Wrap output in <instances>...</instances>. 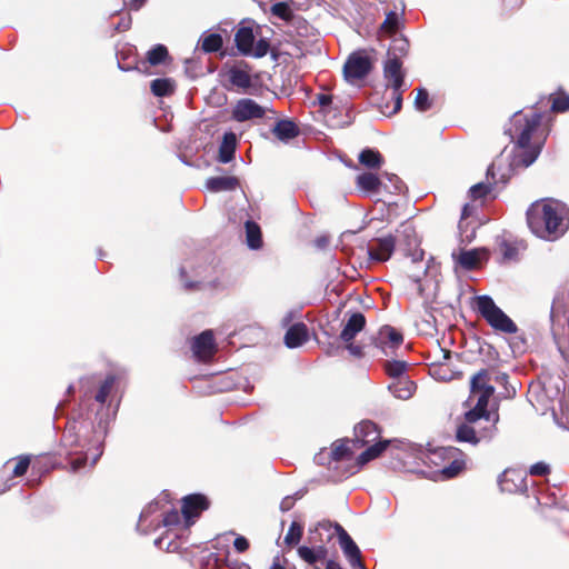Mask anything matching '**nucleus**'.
Listing matches in <instances>:
<instances>
[{"label":"nucleus","mask_w":569,"mask_h":569,"mask_svg":"<svg viewBox=\"0 0 569 569\" xmlns=\"http://www.w3.org/2000/svg\"><path fill=\"white\" fill-rule=\"evenodd\" d=\"M541 120L542 114L536 111L531 113L517 111L512 114L506 133L521 149V152L515 157L517 166L527 168L538 158L546 140L543 132H540Z\"/></svg>","instance_id":"f257e3e1"},{"label":"nucleus","mask_w":569,"mask_h":569,"mask_svg":"<svg viewBox=\"0 0 569 569\" xmlns=\"http://www.w3.org/2000/svg\"><path fill=\"white\" fill-rule=\"evenodd\" d=\"M527 223L537 237L547 240L557 239L568 228L566 208L561 202L552 199L536 201L527 210Z\"/></svg>","instance_id":"f03ea898"},{"label":"nucleus","mask_w":569,"mask_h":569,"mask_svg":"<svg viewBox=\"0 0 569 569\" xmlns=\"http://www.w3.org/2000/svg\"><path fill=\"white\" fill-rule=\"evenodd\" d=\"M333 537V522L330 520H322L318 522L315 529L309 530L308 537L309 542L315 546L298 547V556L313 569H323L322 565L328 557V548L326 545L330 542Z\"/></svg>","instance_id":"7ed1b4c3"},{"label":"nucleus","mask_w":569,"mask_h":569,"mask_svg":"<svg viewBox=\"0 0 569 569\" xmlns=\"http://www.w3.org/2000/svg\"><path fill=\"white\" fill-rule=\"evenodd\" d=\"M476 309L495 330L509 335L518 331L517 325L496 305L491 297H477Z\"/></svg>","instance_id":"20e7f679"},{"label":"nucleus","mask_w":569,"mask_h":569,"mask_svg":"<svg viewBox=\"0 0 569 569\" xmlns=\"http://www.w3.org/2000/svg\"><path fill=\"white\" fill-rule=\"evenodd\" d=\"M493 372V368H483L470 378V393L479 395L476 406L471 409V416L487 411L489 400L495 393V387L490 383Z\"/></svg>","instance_id":"39448f33"},{"label":"nucleus","mask_w":569,"mask_h":569,"mask_svg":"<svg viewBox=\"0 0 569 569\" xmlns=\"http://www.w3.org/2000/svg\"><path fill=\"white\" fill-rule=\"evenodd\" d=\"M383 76L390 83V97L393 100V109L389 114L397 113L402 106V93L405 84V74L402 72V61L397 57L388 58L383 67Z\"/></svg>","instance_id":"423d86ee"},{"label":"nucleus","mask_w":569,"mask_h":569,"mask_svg":"<svg viewBox=\"0 0 569 569\" xmlns=\"http://www.w3.org/2000/svg\"><path fill=\"white\" fill-rule=\"evenodd\" d=\"M114 382V376H108L100 383H97L92 378L86 379L81 386V403L89 408L91 406V401L94 400L100 406H103L113 389Z\"/></svg>","instance_id":"0eeeda50"},{"label":"nucleus","mask_w":569,"mask_h":569,"mask_svg":"<svg viewBox=\"0 0 569 569\" xmlns=\"http://www.w3.org/2000/svg\"><path fill=\"white\" fill-rule=\"evenodd\" d=\"M210 500L203 493H190L181 499L183 528L189 529L196 523L201 513L210 508Z\"/></svg>","instance_id":"6e6552de"},{"label":"nucleus","mask_w":569,"mask_h":569,"mask_svg":"<svg viewBox=\"0 0 569 569\" xmlns=\"http://www.w3.org/2000/svg\"><path fill=\"white\" fill-rule=\"evenodd\" d=\"M435 455L448 460V465L439 470L441 480L453 479L466 470V455L460 449L455 447L441 448Z\"/></svg>","instance_id":"1a4fd4ad"},{"label":"nucleus","mask_w":569,"mask_h":569,"mask_svg":"<svg viewBox=\"0 0 569 569\" xmlns=\"http://www.w3.org/2000/svg\"><path fill=\"white\" fill-rule=\"evenodd\" d=\"M372 69L371 58L365 50L352 52L343 66L345 78L353 82L355 80L365 79Z\"/></svg>","instance_id":"9d476101"},{"label":"nucleus","mask_w":569,"mask_h":569,"mask_svg":"<svg viewBox=\"0 0 569 569\" xmlns=\"http://www.w3.org/2000/svg\"><path fill=\"white\" fill-rule=\"evenodd\" d=\"M335 536H338L339 546L352 569H367L362 560L361 551L350 535L338 522L333 523Z\"/></svg>","instance_id":"9b49d317"},{"label":"nucleus","mask_w":569,"mask_h":569,"mask_svg":"<svg viewBox=\"0 0 569 569\" xmlns=\"http://www.w3.org/2000/svg\"><path fill=\"white\" fill-rule=\"evenodd\" d=\"M498 485L502 492L525 493L528 490L527 471L519 468H507L499 476Z\"/></svg>","instance_id":"f8f14e48"},{"label":"nucleus","mask_w":569,"mask_h":569,"mask_svg":"<svg viewBox=\"0 0 569 569\" xmlns=\"http://www.w3.org/2000/svg\"><path fill=\"white\" fill-rule=\"evenodd\" d=\"M399 250L412 262H421L425 257V251L420 248V240L413 227H405L400 232L398 240Z\"/></svg>","instance_id":"ddd939ff"},{"label":"nucleus","mask_w":569,"mask_h":569,"mask_svg":"<svg viewBox=\"0 0 569 569\" xmlns=\"http://www.w3.org/2000/svg\"><path fill=\"white\" fill-rule=\"evenodd\" d=\"M264 108L249 98L239 99L232 108L231 119L237 122H244L252 119H260L264 116Z\"/></svg>","instance_id":"4468645a"},{"label":"nucleus","mask_w":569,"mask_h":569,"mask_svg":"<svg viewBox=\"0 0 569 569\" xmlns=\"http://www.w3.org/2000/svg\"><path fill=\"white\" fill-rule=\"evenodd\" d=\"M403 342V336L391 326H383L379 329L375 338V346L379 348L385 356H389L398 349Z\"/></svg>","instance_id":"2eb2a0df"},{"label":"nucleus","mask_w":569,"mask_h":569,"mask_svg":"<svg viewBox=\"0 0 569 569\" xmlns=\"http://www.w3.org/2000/svg\"><path fill=\"white\" fill-rule=\"evenodd\" d=\"M471 409L465 413V421L456 429V439L459 442H467L472 446L479 445L481 441L476 435L475 423L479 422V418H483L487 411H479L477 416H471Z\"/></svg>","instance_id":"dca6fc26"},{"label":"nucleus","mask_w":569,"mask_h":569,"mask_svg":"<svg viewBox=\"0 0 569 569\" xmlns=\"http://www.w3.org/2000/svg\"><path fill=\"white\" fill-rule=\"evenodd\" d=\"M250 71L251 67L247 62L240 61L228 69V81L232 87L247 92L252 87Z\"/></svg>","instance_id":"f3484780"},{"label":"nucleus","mask_w":569,"mask_h":569,"mask_svg":"<svg viewBox=\"0 0 569 569\" xmlns=\"http://www.w3.org/2000/svg\"><path fill=\"white\" fill-rule=\"evenodd\" d=\"M396 242V238L391 234L371 241L368 247V254L370 259L378 262L389 260L395 251Z\"/></svg>","instance_id":"a211bd4d"},{"label":"nucleus","mask_w":569,"mask_h":569,"mask_svg":"<svg viewBox=\"0 0 569 569\" xmlns=\"http://www.w3.org/2000/svg\"><path fill=\"white\" fill-rule=\"evenodd\" d=\"M192 350L200 359H207L213 356L216 351L213 333L210 330L201 332L193 339Z\"/></svg>","instance_id":"6ab92c4d"},{"label":"nucleus","mask_w":569,"mask_h":569,"mask_svg":"<svg viewBox=\"0 0 569 569\" xmlns=\"http://www.w3.org/2000/svg\"><path fill=\"white\" fill-rule=\"evenodd\" d=\"M366 323V317L362 312L357 311L351 313L346 325L343 326L339 338L343 342L353 341L356 336L365 329Z\"/></svg>","instance_id":"aec40b11"},{"label":"nucleus","mask_w":569,"mask_h":569,"mask_svg":"<svg viewBox=\"0 0 569 569\" xmlns=\"http://www.w3.org/2000/svg\"><path fill=\"white\" fill-rule=\"evenodd\" d=\"M499 420V416L495 417L487 410V413L483 415V418H479V422L475 423V431L481 442L490 441L495 438L498 429L497 422Z\"/></svg>","instance_id":"412c9836"},{"label":"nucleus","mask_w":569,"mask_h":569,"mask_svg":"<svg viewBox=\"0 0 569 569\" xmlns=\"http://www.w3.org/2000/svg\"><path fill=\"white\" fill-rule=\"evenodd\" d=\"M309 339V330L306 323L297 322L292 325L284 335V345L288 348H298Z\"/></svg>","instance_id":"4be33fe9"},{"label":"nucleus","mask_w":569,"mask_h":569,"mask_svg":"<svg viewBox=\"0 0 569 569\" xmlns=\"http://www.w3.org/2000/svg\"><path fill=\"white\" fill-rule=\"evenodd\" d=\"M272 134L280 141L287 142L300 134L299 127L289 119H281L271 129Z\"/></svg>","instance_id":"5701e85b"},{"label":"nucleus","mask_w":569,"mask_h":569,"mask_svg":"<svg viewBox=\"0 0 569 569\" xmlns=\"http://www.w3.org/2000/svg\"><path fill=\"white\" fill-rule=\"evenodd\" d=\"M238 51L243 56H250L254 43L253 30L250 27H240L234 34Z\"/></svg>","instance_id":"b1692460"},{"label":"nucleus","mask_w":569,"mask_h":569,"mask_svg":"<svg viewBox=\"0 0 569 569\" xmlns=\"http://www.w3.org/2000/svg\"><path fill=\"white\" fill-rule=\"evenodd\" d=\"M416 383L411 381L408 377L393 380L389 385V390L391 393L401 400H407L412 397L416 391Z\"/></svg>","instance_id":"393cba45"},{"label":"nucleus","mask_w":569,"mask_h":569,"mask_svg":"<svg viewBox=\"0 0 569 569\" xmlns=\"http://www.w3.org/2000/svg\"><path fill=\"white\" fill-rule=\"evenodd\" d=\"M487 180L488 182H479L470 188L469 193L473 200L485 198L491 191L492 184L497 183L495 163L487 169Z\"/></svg>","instance_id":"a878e982"},{"label":"nucleus","mask_w":569,"mask_h":569,"mask_svg":"<svg viewBox=\"0 0 569 569\" xmlns=\"http://www.w3.org/2000/svg\"><path fill=\"white\" fill-rule=\"evenodd\" d=\"M144 61L150 66L169 64L172 61L169 50L164 44H156L147 51Z\"/></svg>","instance_id":"bb28decb"},{"label":"nucleus","mask_w":569,"mask_h":569,"mask_svg":"<svg viewBox=\"0 0 569 569\" xmlns=\"http://www.w3.org/2000/svg\"><path fill=\"white\" fill-rule=\"evenodd\" d=\"M207 188L212 192L234 190L239 186V180L236 177H211L206 182Z\"/></svg>","instance_id":"cd10ccee"},{"label":"nucleus","mask_w":569,"mask_h":569,"mask_svg":"<svg viewBox=\"0 0 569 569\" xmlns=\"http://www.w3.org/2000/svg\"><path fill=\"white\" fill-rule=\"evenodd\" d=\"M356 440L362 446L375 441L378 437V427L372 421H362L355 429Z\"/></svg>","instance_id":"c85d7f7f"},{"label":"nucleus","mask_w":569,"mask_h":569,"mask_svg":"<svg viewBox=\"0 0 569 569\" xmlns=\"http://www.w3.org/2000/svg\"><path fill=\"white\" fill-rule=\"evenodd\" d=\"M118 66L120 69L129 71L138 69L139 58L136 50L127 44L118 52Z\"/></svg>","instance_id":"c756f323"},{"label":"nucleus","mask_w":569,"mask_h":569,"mask_svg":"<svg viewBox=\"0 0 569 569\" xmlns=\"http://www.w3.org/2000/svg\"><path fill=\"white\" fill-rule=\"evenodd\" d=\"M356 184L359 189L368 193H378L382 187L379 177L372 172H363L356 178Z\"/></svg>","instance_id":"7c9ffc66"},{"label":"nucleus","mask_w":569,"mask_h":569,"mask_svg":"<svg viewBox=\"0 0 569 569\" xmlns=\"http://www.w3.org/2000/svg\"><path fill=\"white\" fill-rule=\"evenodd\" d=\"M237 137L233 132H226L219 147V161L222 163L230 162L236 152Z\"/></svg>","instance_id":"2f4dec72"},{"label":"nucleus","mask_w":569,"mask_h":569,"mask_svg":"<svg viewBox=\"0 0 569 569\" xmlns=\"http://www.w3.org/2000/svg\"><path fill=\"white\" fill-rule=\"evenodd\" d=\"M177 83L171 78H157L151 81L150 90L156 97H169L176 91Z\"/></svg>","instance_id":"473e14b6"},{"label":"nucleus","mask_w":569,"mask_h":569,"mask_svg":"<svg viewBox=\"0 0 569 569\" xmlns=\"http://www.w3.org/2000/svg\"><path fill=\"white\" fill-rule=\"evenodd\" d=\"M358 160L368 169H380L385 162L382 154L378 150L371 148L363 149L360 152Z\"/></svg>","instance_id":"72a5a7b5"},{"label":"nucleus","mask_w":569,"mask_h":569,"mask_svg":"<svg viewBox=\"0 0 569 569\" xmlns=\"http://www.w3.org/2000/svg\"><path fill=\"white\" fill-rule=\"evenodd\" d=\"M390 441L383 440L378 441L375 445L368 447L365 451H362L359 457L357 458V463L359 466H363L371 461L372 459H376L379 457L389 446Z\"/></svg>","instance_id":"f704fd0d"},{"label":"nucleus","mask_w":569,"mask_h":569,"mask_svg":"<svg viewBox=\"0 0 569 569\" xmlns=\"http://www.w3.org/2000/svg\"><path fill=\"white\" fill-rule=\"evenodd\" d=\"M247 244L251 249H259L262 246V234L259 224L254 221L246 222Z\"/></svg>","instance_id":"c9c22d12"},{"label":"nucleus","mask_w":569,"mask_h":569,"mask_svg":"<svg viewBox=\"0 0 569 569\" xmlns=\"http://www.w3.org/2000/svg\"><path fill=\"white\" fill-rule=\"evenodd\" d=\"M400 29L399 14L396 11H389L386 14L383 22L379 27V32L392 37Z\"/></svg>","instance_id":"e433bc0d"},{"label":"nucleus","mask_w":569,"mask_h":569,"mask_svg":"<svg viewBox=\"0 0 569 569\" xmlns=\"http://www.w3.org/2000/svg\"><path fill=\"white\" fill-rule=\"evenodd\" d=\"M409 47V41L405 37H395L388 49V58L397 57L401 60L402 57L407 56Z\"/></svg>","instance_id":"4c0bfd02"},{"label":"nucleus","mask_w":569,"mask_h":569,"mask_svg":"<svg viewBox=\"0 0 569 569\" xmlns=\"http://www.w3.org/2000/svg\"><path fill=\"white\" fill-rule=\"evenodd\" d=\"M408 363L402 360H391L385 361L383 369L385 372L392 378L393 380L405 378V372L407 370Z\"/></svg>","instance_id":"58836bf2"},{"label":"nucleus","mask_w":569,"mask_h":569,"mask_svg":"<svg viewBox=\"0 0 569 569\" xmlns=\"http://www.w3.org/2000/svg\"><path fill=\"white\" fill-rule=\"evenodd\" d=\"M551 111L559 113L569 111V93L563 90H559L556 93L550 94Z\"/></svg>","instance_id":"ea45409f"},{"label":"nucleus","mask_w":569,"mask_h":569,"mask_svg":"<svg viewBox=\"0 0 569 569\" xmlns=\"http://www.w3.org/2000/svg\"><path fill=\"white\" fill-rule=\"evenodd\" d=\"M223 46V39L219 33H210L201 39V50L204 53L218 52Z\"/></svg>","instance_id":"a19ab883"},{"label":"nucleus","mask_w":569,"mask_h":569,"mask_svg":"<svg viewBox=\"0 0 569 569\" xmlns=\"http://www.w3.org/2000/svg\"><path fill=\"white\" fill-rule=\"evenodd\" d=\"M162 523L167 528H176L181 523L183 525L181 512L172 503L162 511Z\"/></svg>","instance_id":"79ce46f5"},{"label":"nucleus","mask_w":569,"mask_h":569,"mask_svg":"<svg viewBox=\"0 0 569 569\" xmlns=\"http://www.w3.org/2000/svg\"><path fill=\"white\" fill-rule=\"evenodd\" d=\"M303 535V526L298 521H292L286 536H284V543L289 547H296L300 542Z\"/></svg>","instance_id":"37998d69"},{"label":"nucleus","mask_w":569,"mask_h":569,"mask_svg":"<svg viewBox=\"0 0 569 569\" xmlns=\"http://www.w3.org/2000/svg\"><path fill=\"white\" fill-rule=\"evenodd\" d=\"M499 251L506 261H515L519 254V243L503 239L499 242Z\"/></svg>","instance_id":"c03bdc74"},{"label":"nucleus","mask_w":569,"mask_h":569,"mask_svg":"<svg viewBox=\"0 0 569 569\" xmlns=\"http://www.w3.org/2000/svg\"><path fill=\"white\" fill-rule=\"evenodd\" d=\"M171 505V495L169 491H162L153 501L147 506V512L153 513L157 511H163L168 506Z\"/></svg>","instance_id":"a18cd8bd"},{"label":"nucleus","mask_w":569,"mask_h":569,"mask_svg":"<svg viewBox=\"0 0 569 569\" xmlns=\"http://www.w3.org/2000/svg\"><path fill=\"white\" fill-rule=\"evenodd\" d=\"M458 262L466 270H473L479 264V254L477 250L461 251L458 258Z\"/></svg>","instance_id":"49530a36"},{"label":"nucleus","mask_w":569,"mask_h":569,"mask_svg":"<svg viewBox=\"0 0 569 569\" xmlns=\"http://www.w3.org/2000/svg\"><path fill=\"white\" fill-rule=\"evenodd\" d=\"M415 107L420 112H426L431 109L432 101L430 100L429 93L425 88L417 89Z\"/></svg>","instance_id":"de8ad7c7"},{"label":"nucleus","mask_w":569,"mask_h":569,"mask_svg":"<svg viewBox=\"0 0 569 569\" xmlns=\"http://www.w3.org/2000/svg\"><path fill=\"white\" fill-rule=\"evenodd\" d=\"M104 437H106V431L104 430H93V439H92V442H93V456H92V465H96L97 461L99 460V458L102 456L103 453V440H104Z\"/></svg>","instance_id":"09e8293b"},{"label":"nucleus","mask_w":569,"mask_h":569,"mask_svg":"<svg viewBox=\"0 0 569 569\" xmlns=\"http://www.w3.org/2000/svg\"><path fill=\"white\" fill-rule=\"evenodd\" d=\"M271 12L276 17L284 20L290 21L293 18V12L286 2H277L271 7Z\"/></svg>","instance_id":"8fccbe9b"},{"label":"nucleus","mask_w":569,"mask_h":569,"mask_svg":"<svg viewBox=\"0 0 569 569\" xmlns=\"http://www.w3.org/2000/svg\"><path fill=\"white\" fill-rule=\"evenodd\" d=\"M352 455L350 448L345 442L333 443L331 449V458L335 461H340L350 458Z\"/></svg>","instance_id":"3c124183"},{"label":"nucleus","mask_w":569,"mask_h":569,"mask_svg":"<svg viewBox=\"0 0 569 569\" xmlns=\"http://www.w3.org/2000/svg\"><path fill=\"white\" fill-rule=\"evenodd\" d=\"M31 463V459L29 456H19L16 459V465L12 470L13 477H22L28 471V468Z\"/></svg>","instance_id":"603ef678"},{"label":"nucleus","mask_w":569,"mask_h":569,"mask_svg":"<svg viewBox=\"0 0 569 569\" xmlns=\"http://www.w3.org/2000/svg\"><path fill=\"white\" fill-rule=\"evenodd\" d=\"M269 49V41L264 38L259 39L256 46L252 44V52L250 56H253L254 58H262L268 53Z\"/></svg>","instance_id":"864d4df0"},{"label":"nucleus","mask_w":569,"mask_h":569,"mask_svg":"<svg viewBox=\"0 0 569 569\" xmlns=\"http://www.w3.org/2000/svg\"><path fill=\"white\" fill-rule=\"evenodd\" d=\"M551 472L550 466L543 461L533 463L527 473L537 477H545Z\"/></svg>","instance_id":"5fc2aeb1"},{"label":"nucleus","mask_w":569,"mask_h":569,"mask_svg":"<svg viewBox=\"0 0 569 569\" xmlns=\"http://www.w3.org/2000/svg\"><path fill=\"white\" fill-rule=\"evenodd\" d=\"M432 375L439 380H451L453 379V373L449 372V368L446 363H441L432 368Z\"/></svg>","instance_id":"6e6d98bb"},{"label":"nucleus","mask_w":569,"mask_h":569,"mask_svg":"<svg viewBox=\"0 0 569 569\" xmlns=\"http://www.w3.org/2000/svg\"><path fill=\"white\" fill-rule=\"evenodd\" d=\"M91 450V448H88L87 451L83 453L81 452V456L77 457L76 459H72L70 461V466H71V470L73 472L80 470L81 468H83L87 463V460H88V452Z\"/></svg>","instance_id":"4d7b16f0"},{"label":"nucleus","mask_w":569,"mask_h":569,"mask_svg":"<svg viewBox=\"0 0 569 569\" xmlns=\"http://www.w3.org/2000/svg\"><path fill=\"white\" fill-rule=\"evenodd\" d=\"M233 547L240 553L246 552L249 549V541L246 537L238 536L233 541Z\"/></svg>","instance_id":"13d9d810"},{"label":"nucleus","mask_w":569,"mask_h":569,"mask_svg":"<svg viewBox=\"0 0 569 569\" xmlns=\"http://www.w3.org/2000/svg\"><path fill=\"white\" fill-rule=\"evenodd\" d=\"M346 343V349L352 355L355 356L356 358H361L363 357V349L361 346L359 345H355L352 341H349V342H345Z\"/></svg>","instance_id":"bf43d9fd"},{"label":"nucleus","mask_w":569,"mask_h":569,"mask_svg":"<svg viewBox=\"0 0 569 569\" xmlns=\"http://www.w3.org/2000/svg\"><path fill=\"white\" fill-rule=\"evenodd\" d=\"M77 442V438L71 432H64L62 436V445L66 448H72V446Z\"/></svg>","instance_id":"052dcab7"},{"label":"nucleus","mask_w":569,"mask_h":569,"mask_svg":"<svg viewBox=\"0 0 569 569\" xmlns=\"http://www.w3.org/2000/svg\"><path fill=\"white\" fill-rule=\"evenodd\" d=\"M295 505V500L292 497L288 496L284 497L280 502V509L281 511L286 512L289 511Z\"/></svg>","instance_id":"680f3d73"},{"label":"nucleus","mask_w":569,"mask_h":569,"mask_svg":"<svg viewBox=\"0 0 569 569\" xmlns=\"http://www.w3.org/2000/svg\"><path fill=\"white\" fill-rule=\"evenodd\" d=\"M123 6L129 10L138 11L142 7V0H123Z\"/></svg>","instance_id":"e2e57ef3"},{"label":"nucleus","mask_w":569,"mask_h":569,"mask_svg":"<svg viewBox=\"0 0 569 569\" xmlns=\"http://www.w3.org/2000/svg\"><path fill=\"white\" fill-rule=\"evenodd\" d=\"M317 100L321 107H328L332 102V96L320 93L317 96Z\"/></svg>","instance_id":"0e129e2a"},{"label":"nucleus","mask_w":569,"mask_h":569,"mask_svg":"<svg viewBox=\"0 0 569 569\" xmlns=\"http://www.w3.org/2000/svg\"><path fill=\"white\" fill-rule=\"evenodd\" d=\"M130 23H131L130 18H128V19L121 18V20L117 24L116 29L119 31H124V30L129 29Z\"/></svg>","instance_id":"69168bd1"},{"label":"nucleus","mask_w":569,"mask_h":569,"mask_svg":"<svg viewBox=\"0 0 569 569\" xmlns=\"http://www.w3.org/2000/svg\"><path fill=\"white\" fill-rule=\"evenodd\" d=\"M341 350L340 346H335V345H330L327 350H326V353L330 357H333V356H337L339 353V351Z\"/></svg>","instance_id":"338daca9"},{"label":"nucleus","mask_w":569,"mask_h":569,"mask_svg":"<svg viewBox=\"0 0 569 569\" xmlns=\"http://www.w3.org/2000/svg\"><path fill=\"white\" fill-rule=\"evenodd\" d=\"M325 569H343L339 562H336L333 560H328L326 562Z\"/></svg>","instance_id":"774afa93"}]
</instances>
